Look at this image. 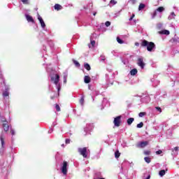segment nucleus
<instances>
[{
	"mask_svg": "<svg viewBox=\"0 0 179 179\" xmlns=\"http://www.w3.org/2000/svg\"><path fill=\"white\" fill-rule=\"evenodd\" d=\"M141 47H147V50H148L149 52H152V51L155 50L156 45L153 42H149L146 40H143L141 42Z\"/></svg>",
	"mask_w": 179,
	"mask_h": 179,
	"instance_id": "obj_1",
	"label": "nucleus"
},
{
	"mask_svg": "<svg viewBox=\"0 0 179 179\" xmlns=\"http://www.w3.org/2000/svg\"><path fill=\"white\" fill-rule=\"evenodd\" d=\"M51 82L55 83L56 88L57 89L58 93L59 94V90H61V84L59 83V75L55 74L50 76Z\"/></svg>",
	"mask_w": 179,
	"mask_h": 179,
	"instance_id": "obj_2",
	"label": "nucleus"
},
{
	"mask_svg": "<svg viewBox=\"0 0 179 179\" xmlns=\"http://www.w3.org/2000/svg\"><path fill=\"white\" fill-rule=\"evenodd\" d=\"M78 153L84 157V159H86L87 157V153H89V150H87V148H78Z\"/></svg>",
	"mask_w": 179,
	"mask_h": 179,
	"instance_id": "obj_3",
	"label": "nucleus"
},
{
	"mask_svg": "<svg viewBox=\"0 0 179 179\" xmlns=\"http://www.w3.org/2000/svg\"><path fill=\"white\" fill-rule=\"evenodd\" d=\"M0 141L1 143V148H0V155H3V150L5 149V136L2 133L0 136Z\"/></svg>",
	"mask_w": 179,
	"mask_h": 179,
	"instance_id": "obj_4",
	"label": "nucleus"
},
{
	"mask_svg": "<svg viewBox=\"0 0 179 179\" xmlns=\"http://www.w3.org/2000/svg\"><path fill=\"white\" fill-rule=\"evenodd\" d=\"M61 171L64 176H66L68 174V162L64 161L61 167Z\"/></svg>",
	"mask_w": 179,
	"mask_h": 179,
	"instance_id": "obj_5",
	"label": "nucleus"
},
{
	"mask_svg": "<svg viewBox=\"0 0 179 179\" xmlns=\"http://www.w3.org/2000/svg\"><path fill=\"white\" fill-rule=\"evenodd\" d=\"M149 145L148 141H141L136 144V148H138L139 149H143V148H146Z\"/></svg>",
	"mask_w": 179,
	"mask_h": 179,
	"instance_id": "obj_6",
	"label": "nucleus"
},
{
	"mask_svg": "<svg viewBox=\"0 0 179 179\" xmlns=\"http://www.w3.org/2000/svg\"><path fill=\"white\" fill-rule=\"evenodd\" d=\"M137 65L140 66L141 69H143V68H145V62H143V57H140L138 58Z\"/></svg>",
	"mask_w": 179,
	"mask_h": 179,
	"instance_id": "obj_7",
	"label": "nucleus"
},
{
	"mask_svg": "<svg viewBox=\"0 0 179 179\" xmlns=\"http://www.w3.org/2000/svg\"><path fill=\"white\" fill-rule=\"evenodd\" d=\"M113 124L115 127H120V125H121V115L115 117Z\"/></svg>",
	"mask_w": 179,
	"mask_h": 179,
	"instance_id": "obj_8",
	"label": "nucleus"
},
{
	"mask_svg": "<svg viewBox=\"0 0 179 179\" xmlns=\"http://www.w3.org/2000/svg\"><path fill=\"white\" fill-rule=\"evenodd\" d=\"M1 122H3L2 127L3 128V131L5 132H8L9 131V124H8V121H6V120H2Z\"/></svg>",
	"mask_w": 179,
	"mask_h": 179,
	"instance_id": "obj_9",
	"label": "nucleus"
},
{
	"mask_svg": "<svg viewBox=\"0 0 179 179\" xmlns=\"http://www.w3.org/2000/svg\"><path fill=\"white\" fill-rule=\"evenodd\" d=\"M38 20L39 21L43 30H45V26H46L45 22H44V20H43V17H41V16L38 14Z\"/></svg>",
	"mask_w": 179,
	"mask_h": 179,
	"instance_id": "obj_10",
	"label": "nucleus"
},
{
	"mask_svg": "<svg viewBox=\"0 0 179 179\" xmlns=\"http://www.w3.org/2000/svg\"><path fill=\"white\" fill-rule=\"evenodd\" d=\"M157 12H159L160 13H162V12H164V7H159L153 13L152 15V19H155V17H156V15H157Z\"/></svg>",
	"mask_w": 179,
	"mask_h": 179,
	"instance_id": "obj_11",
	"label": "nucleus"
},
{
	"mask_svg": "<svg viewBox=\"0 0 179 179\" xmlns=\"http://www.w3.org/2000/svg\"><path fill=\"white\" fill-rule=\"evenodd\" d=\"M9 87L6 86L5 91L3 92V96L4 99H9Z\"/></svg>",
	"mask_w": 179,
	"mask_h": 179,
	"instance_id": "obj_12",
	"label": "nucleus"
},
{
	"mask_svg": "<svg viewBox=\"0 0 179 179\" xmlns=\"http://www.w3.org/2000/svg\"><path fill=\"white\" fill-rule=\"evenodd\" d=\"M25 17L29 23H34V19H33V17L28 14H25Z\"/></svg>",
	"mask_w": 179,
	"mask_h": 179,
	"instance_id": "obj_13",
	"label": "nucleus"
},
{
	"mask_svg": "<svg viewBox=\"0 0 179 179\" xmlns=\"http://www.w3.org/2000/svg\"><path fill=\"white\" fill-rule=\"evenodd\" d=\"M141 101L143 103H149V101H150V96H149V95H147V96L141 98Z\"/></svg>",
	"mask_w": 179,
	"mask_h": 179,
	"instance_id": "obj_14",
	"label": "nucleus"
},
{
	"mask_svg": "<svg viewBox=\"0 0 179 179\" xmlns=\"http://www.w3.org/2000/svg\"><path fill=\"white\" fill-rule=\"evenodd\" d=\"M159 34H165V36H169V34H170V31L167 30V29H164L162 31H160L159 32Z\"/></svg>",
	"mask_w": 179,
	"mask_h": 179,
	"instance_id": "obj_15",
	"label": "nucleus"
},
{
	"mask_svg": "<svg viewBox=\"0 0 179 179\" xmlns=\"http://www.w3.org/2000/svg\"><path fill=\"white\" fill-rule=\"evenodd\" d=\"M169 20H173V19H176V13L172 12L170 15L168 17Z\"/></svg>",
	"mask_w": 179,
	"mask_h": 179,
	"instance_id": "obj_16",
	"label": "nucleus"
},
{
	"mask_svg": "<svg viewBox=\"0 0 179 179\" xmlns=\"http://www.w3.org/2000/svg\"><path fill=\"white\" fill-rule=\"evenodd\" d=\"M136 73H138V70L136 69H133L130 71V74L131 75V76H135Z\"/></svg>",
	"mask_w": 179,
	"mask_h": 179,
	"instance_id": "obj_17",
	"label": "nucleus"
},
{
	"mask_svg": "<svg viewBox=\"0 0 179 179\" xmlns=\"http://www.w3.org/2000/svg\"><path fill=\"white\" fill-rule=\"evenodd\" d=\"M85 83H90V77L89 76H85L84 77Z\"/></svg>",
	"mask_w": 179,
	"mask_h": 179,
	"instance_id": "obj_18",
	"label": "nucleus"
},
{
	"mask_svg": "<svg viewBox=\"0 0 179 179\" xmlns=\"http://www.w3.org/2000/svg\"><path fill=\"white\" fill-rule=\"evenodd\" d=\"M55 10H61L62 9V6L59 4H55Z\"/></svg>",
	"mask_w": 179,
	"mask_h": 179,
	"instance_id": "obj_19",
	"label": "nucleus"
},
{
	"mask_svg": "<svg viewBox=\"0 0 179 179\" xmlns=\"http://www.w3.org/2000/svg\"><path fill=\"white\" fill-rule=\"evenodd\" d=\"M134 121H135V119L134 117H130L127 120V124L131 125Z\"/></svg>",
	"mask_w": 179,
	"mask_h": 179,
	"instance_id": "obj_20",
	"label": "nucleus"
},
{
	"mask_svg": "<svg viewBox=\"0 0 179 179\" xmlns=\"http://www.w3.org/2000/svg\"><path fill=\"white\" fill-rule=\"evenodd\" d=\"M166 175V170L163 169V170H161L159 172V176L160 177H163L164 176Z\"/></svg>",
	"mask_w": 179,
	"mask_h": 179,
	"instance_id": "obj_21",
	"label": "nucleus"
},
{
	"mask_svg": "<svg viewBox=\"0 0 179 179\" xmlns=\"http://www.w3.org/2000/svg\"><path fill=\"white\" fill-rule=\"evenodd\" d=\"M23 5H30V0H20Z\"/></svg>",
	"mask_w": 179,
	"mask_h": 179,
	"instance_id": "obj_22",
	"label": "nucleus"
},
{
	"mask_svg": "<svg viewBox=\"0 0 179 179\" xmlns=\"http://www.w3.org/2000/svg\"><path fill=\"white\" fill-rule=\"evenodd\" d=\"M84 68L85 69H87V71H90L91 68H90V65L87 63L84 64Z\"/></svg>",
	"mask_w": 179,
	"mask_h": 179,
	"instance_id": "obj_23",
	"label": "nucleus"
},
{
	"mask_svg": "<svg viewBox=\"0 0 179 179\" xmlns=\"http://www.w3.org/2000/svg\"><path fill=\"white\" fill-rule=\"evenodd\" d=\"M80 104L81 106H84V104H85V96H82L81 99H80Z\"/></svg>",
	"mask_w": 179,
	"mask_h": 179,
	"instance_id": "obj_24",
	"label": "nucleus"
},
{
	"mask_svg": "<svg viewBox=\"0 0 179 179\" xmlns=\"http://www.w3.org/2000/svg\"><path fill=\"white\" fill-rule=\"evenodd\" d=\"M10 132L12 136H15V135H16V131H15V129H12L11 127L10 129Z\"/></svg>",
	"mask_w": 179,
	"mask_h": 179,
	"instance_id": "obj_25",
	"label": "nucleus"
},
{
	"mask_svg": "<svg viewBox=\"0 0 179 179\" xmlns=\"http://www.w3.org/2000/svg\"><path fill=\"white\" fill-rule=\"evenodd\" d=\"M145 162L148 163V164H149V163H150L151 160H150V157H145L144 158Z\"/></svg>",
	"mask_w": 179,
	"mask_h": 179,
	"instance_id": "obj_26",
	"label": "nucleus"
},
{
	"mask_svg": "<svg viewBox=\"0 0 179 179\" xmlns=\"http://www.w3.org/2000/svg\"><path fill=\"white\" fill-rule=\"evenodd\" d=\"M120 156H121V153H120V151H115V157L116 159H118V157H120Z\"/></svg>",
	"mask_w": 179,
	"mask_h": 179,
	"instance_id": "obj_27",
	"label": "nucleus"
},
{
	"mask_svg": "<svg viewBox=\"0 0 179 179\" xmlns=\"http://www.w3.org/2000/svg\"><path fill=\"white\" fill-rule=\"evenodd\" d=\"M95 45H96V41L91 40V45H89V48H92V47H94Z\"/></svg>",
	"mask_w": 179,
	"mask_h": 179,
	"instance_id": "obj_28",
	"label": "nucleus"
},
{
	"mask_svg": "<svg viewBox=\"0 0 179 179\" xmlns=\"http://www.w3.org/2000/svg\"><path fill=\"white\" fill-rule=\"evenodd\" d=\"M117 41L119 44H124V41H122L120 37H117Z\"/></svg>",
	"mask_w": 179,
	"mask_h": 179,
	"instance_id": "obj_29",
	"label": "nucleus"
},
{
	"mask_svg": "<svg viewBox=\"0 0 179 179\" xmlns=\"http://www.w3.org/2000/svg\"><path fill=\"white\" fill-rule=\"evenodd\" d=\"M144 8H145V4L140 3V5L138 6V10H142V9H144Z\"/></svg>",
	"mask_w": 179,
	"mask_h": 179,
	"instance_id": "obj_30",
	"label": "nucleus"
},
{
	"mask_svg": "<svg viewBox=\"0 0 179 179\" xmlns=\"http://www.w3.org/2000/svg\"><path fill=\"white\" fill-rule=\"evenodd\" d=\"M66 78H68V73H64V83H66Z\"/></svg>",
	"mask_w": 179,
	"mask_h": 179,
	"instance_id": "obj_31",
	"label": "nucleus"
},
{
	"mask_svg": "<svg viewBox=\"0 0 179 179\" xmlns=\"http://www.w3.org/2000/svg\"><path fill=\"white\" fill-rule=\"evenodd\" d=\"M73 64H74L76 65V66H77V67L80 66V64H79L78 62L76 61V60H74V61H73Z\"/></svg>",
	"mask_w": 179,
	"mask_h": 179,
	"instance_id": "obj_32",
	"label": "nucleus"
},
{
	"mask_svg": "<svg viewBox=\"0 0 179 179\" xmlns=\"http://www.w3.org/2000/svg\"><path fill=\"white\" fill-rule=\"evenodd\" d=\"M144 115H146V113H145V112H141V113L138 114V116H139L140 117H144Z\"/></svg>",
	"mask_w": 179,
	"mask_h": 179,
	"instance_id": "obj_33",
	"label": "nucleus"
},
{
	"mask_svg": "<svg viewBox=\"0 0 179 179\" xmlns=\"http://www.w3.org/2000/svg\"><path fill=\"white\" fill-rule=\"evenodd\" d=\"M129 3H131V5H135L136 0H129Z\"/></svg>",
	"mask_w": 179,
	"mask_h": 179,
	"instance_id": "obj_34",
	"label": "nucleus"
},
{
	"mask_svg": "<svg viewBox=\"0 0 179 179\" xmlns=\"http://www.w3.org/2000/svg\"><path fill=\"white\" fill-rule=\"evenodd\" d=\"M137 128H142L143 127V122H140L139 124H137Z\"/></svg>",
	"mask_w": 179,
	"mask_h": 179,
	"instance_id": "obj_35",
	"label": "nucleus"
},
{
	"mask_svg": "<svg viewBox=\"0 0 179 179\" xmlns=\"http://www.w3.org/2000/svg\"><path fill=\"white\" fill-rule=\"evenodd\" d=\"M144 155H145V156H149V155H150V150H145L144 151Z\"/></svg>",
	"mask_w": 179,
	"mask_h": 179,
	"instance_id": "obj_36",
	"label": "nucleus"
},
{
	"mask_svg": "<svg viewBox=\"0 0 179 179\" xmlns=\"http://www.w3.org/2000/svg\"><path fill=\"white\" fill-rule=\"evenodd\" d=\"M110 3L111 5H116L117 1H115V0H110Z\"/></svg>",
	"mask_w": 179,
	"mask_h": 179,
	"instance_id": "obj_37",
	"label": "nucleus"
},
{
	"mask_svg": "<svg viewBox=\"0 0 179 179\" xmlns=\"http://www.w3.org/2000/svg\"><path fill=\"white\" fill-rule=\"evenodd\" d=\"M55 108H56L57 111H61V108L59 107V105L56 104Z\"/></svg>",
	"mask_w": 179,
	"mask_h": 179,
	"instance_id": "obj_38",
	"label": "nucleus"
},
{
	"mask_svg": "<svg viewBox=\"0 0 179 179\" xmlns=\"http://www.w3.org/2000/svg\"><path fill=\"white\" fill-rule=\"evenodd\" d=\"M105 25L106 26V27H108L111 25V22H110V21H107L106 22Z\"/></svg>",
	"mask_w": 179,
	"mask_h": 179,
	"instance_id": "obj_39",
	"label": "nucleus"
},
{
	"mask_svg": "<svg viewBox=\"0 0 179 179\" xmlns=\"http://www.w3.org/2000/svg\"><path fill=\"white\" fill-rule=\"evenodd\" d=\"M90 125H93V124H87V128L85 129V132H87V130L90 129Z\"/></svg>",
	"mask_w": 179,
	"mask_h": 179,
	"instance_id": "obj_40",
	"label": "nucleus"
},
{
	"mask_svg": "<svg viewBox=\"0 0 179 179\" xmlns=\"http://www.w3.org/2000/svg\"><path fill=\"white\" fill-rule=\"evenodd\" d=\"M156 155H162L163 153V151H162V150H159L158 151H156Z\"/></svg>",
	"mask_w": 179,
	"mask_h": 179,
	"instance_id": "obj_41",
	"label": "nucleus"
},
{
	"mask_svg": "<svg viewBox=\"0 0 179 179\" xmlns=\"http://www.w3.org/2000/svg\"><path fill=\"white\" fill-rule=\"evenodd\" d=\"M100 60L101 61H106V57L105 56H101L100 57Z\"/></svg>",
	"mask_w": 179,
	"mask_h": 179,
	"instance_id": "obj_42",
	"label": "nucleus"
},
{
	"mask_svg": "<svg viewBox=\"0 0 179 179\" xmlns=\"http://www.w3.org/2000/svg\"><path fill=\"white\" fill-rule=\"evenodd\" d=\"M155 108H156L157 111H159V113H162V108L156 107Z\"/></svg>",
	"mask_w": 179,
	"mask_h": 179,
	"instance_id": "obj_43",
	"label": "nucleus"
},
{
	"mask_svg": "<svg viewBox=\"0 0 179 179\" xmlns=\"http://www.w3.org/2000/svg\"><path fill=\"white\" fill-rule=\"evenodd\" d=\"M66 144L71 143V139H69V138L66 139Z\"/></svg>",
	"mask_w": 179,
	"mask_h": 179,
	"instance_id": "obj_44",
	"label": "nucleus"
},
{
	"mask_svg": "<svg viewBox=\"0 0 179 179\" xmlns=\"http://www.w3.org/2000/svg\"><path fill=\"white\" fill-rule=\"evenodd\" d=\"M135 45H136V47H139V43L136 42V43H135Z\"/></svg>",
	"mask_w": 179,
	"mask_h": 179,
	"instance_id": "obj_45",
	"label": "nucleus"
},
{
	"mask_svg": "<svg viewBox=\"0 0 179 179\" xmlns=\"http://www.w3.org/2000/svg\"><path fill=\"white\" fill-rule=\"evenodd\" d=\"M174 150H175L176 152H177V151L178 150V147H175V148H174Z\"/></svg>",
	"mask_w": 179,
	"mask_h": 179,
	"instance_id": "obj_46",
	"label": "nucleus"
},
{
	"mask_svg": "<svg viewBox=\"0 0 179 179\" xmlns=\"http://www.w3.org/2000/svg\"><path fill=\"white\" fill-rule=\"evenodd\" d=\"M51 44H50V47H54V43H52V42H50Z\"/></svg>",
	"mask_w": 179,
	"mask_h": 179,
	"instance_id": "obj_47",
	"label": "nucleus"
},
{
	"mask_svg": "<svg viewBox=\"0 0 179 179\" xmlns=\"http://www.w3.org/2000/svg\"><path fill=\"white\" fill-rule=\"evenodd\" d=\"M131 17L134 19L135 17V14H132Z\"/></svg>",
	"mask_w": 179,
	"mask_h": 179,
	"instance_id": "obj_48",
	"label": "nucleus"
},
{
	"mask_svg": "<svg viewBox=\"0 0 179 179\" xmlns=\"http://www.w3.org/2000/svg\"><path fill=\"white\" fill-rule=\"evenodd\" d=\"M145 179H150V175H149Z\"/></svg>",
	"mask_w": 179,
	"mask_h": 179,
	"instance_id": "obj_49",
	"label": "nucleus"
},
{
	"mask_svg": "<svg viewBox=\"0 0 179 179\" xmlns=\"http://www.w3.org/2000/svg\"><path fill=\"white\" fill-rule=\"evenodd\" d=\"M96 13H97L96 12L94 13H93V15H94V16H96Z\"/></svg>",
	"mask_w": 179,
	"mask_h": 179,
	"instance_id": "obj_50",
	"label": "nucleus"
},
{
	"mask_svg": "<svg viewBox=\"0 0 179 179\" xmlns=\"http://www.w3.org/2000/svg\"><path fill=\"white\" fill-rule=\"evenodd\" d=\"M132 19H134V18H132L131 17L129 19V22H131V20H132Z\"/></svg>",
	"mask_w": 179,
	"mask_h": 179,
	"instance_id": "obj_51",
	"label": "nucleus"
},
{
	"mask_svg": "<svg viewBox=\"0 0 179 179\" xmlns=\"http://www.w3.org/2000/svg\"><path fill=\"white\" fill-rule=\"evenodd\" d=\"M122 62L124 64V65H126L127 64L125 63V61L122 60Z\"/></svg>",
	"mask_w": 179,
	"mask_h": 179,
	"instance_id": "obj_52",
	"label": "nucleus"
},
{
	"mask_svg": "<svg viewBox=\"0 0 179 179\" xmlns=\"http://www.w3.org/2000/svg\"><path fill=\"white\" fill-rule=\"evenodd\" d=\"M1 76H2V73H0V77H1Z\"/></svg>",
	"mask_w": 179,
	"mask_h": 179,
	"instance_id": "obj_53",
	"label": "nucleus"
}]
</instances>
